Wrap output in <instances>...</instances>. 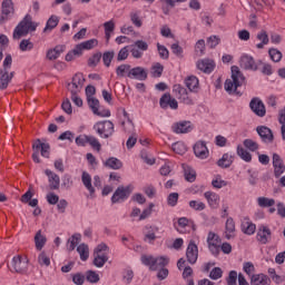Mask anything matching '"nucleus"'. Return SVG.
<instances>
[{
	"instance_id": "de8ad7c7",
	"label": "nucleus",
	"mask_w": 285,
	"mask_h": 285,
	"mask_svg": "<svg viewBox=\"0 0 285 285\" xmlns=\"http://www.w3.org/2000/svg\"><path fill=\"white\" fill-rule=\"evenodd\" d=\"M140 14V11H132L130 13V21L134 26H136V28H141L142 26L141 18L139 17Z\"/></svg>"
},
{
	"instance_id": "72a5a7b5",
	"label": "nucleus",
	"mask_w": 285,
	"mask_h": 285,
	"mask_svg": "<svg viewBox=\"0 0 285 285\" xmlns=\"http://www.w3.org/2000/svg\"><path fill=\"white\" fill-rule=\"evenodd\" d=\"M46 242H48V239L43 234H41V229L38 230L35 236V244H36L37 250H42L43 247L46 246Z\"/></svg>"
},
{
	"instance_id": "69168bd1",
	"label": "nucleus",
	"mask_w": 285,
	"mask_h": 285,
	"mask_svg": "<svg viewBox=\"0 0 285 285\" xmlns=\"http://www.w3.org/2000/svg\"><path fill=\"white\" fill-rule=\"evenodd\" d=\"M81 88L79 85H76L75 82H69L67 85V89L69 90V92L72 95H79V92H81Z\"/></svg>"
},
{
	"instance_id": "412c9836",
	"label": "nucleus",
	"mask_w": 285,
	"mask_h": 285,
	"mask_svg": "<svg viewBox=\"0 0 285 285\" xmlns=\"http://www.w3.org/2000/svg\"><path fill=\"white\" fill-rule=\"evenodd\" d=\"M239 66L244 70H257V62H255V58L249 55H244L240 57Z\"/></svg>"
},
{
	"instance_id": "2f4dec72",
	"label": "nucleus",
	"mask_w": 285,
	"mask_h": 285,
	"mask_svg": "<svg viewBox=\"0 0 285 285\" xmlns=\"http://www.w3.org/2000/svg\"><path fill=\"white\" fill-rule=\"evenodd\" d=\"M81 181L85 188H87L90 195H92L95 193V187H92V177L90 176V174H88L87 171H83L81 175Z\"/></svg>"
},
{
	"instance_id": "09e8293b",
	"label": "nucleus",
	"mask_w": 285,
	"mask_h": 285,
	"mask_svg": "<svg viewBox=\"0 0 285 285\" xmlns=\"http://www.w3.org/2000/svg\"><path fill=\"white\" fill-rule=\"evenodd\" d=\"M32 48H35V43H32L30 39H23L19 45V49L21 50V52H28L32 50Z\"/></svg>"
},
{
	"instance_id": "c756f323",
	"label": "nucleus",
	"mask_w": 285,
	"mask_h": 285,
	"mask_svg": "<svg viewBox=\"0 0 285 285\" xmlns=\"http://www.w3.org/2000/svg\"><path fill=\"white\" fill-rule=\"evenodd\" d=\"M234 157L230 154H224L217 161L219 168H230L233 166Z\"/></svg>"
},
{
	"instance_id": "603ef678",
	"label": "nucleus",
	"mask_w": 285,
	"mask_h": 285,
	"mask_svg": "<svg viewBox=\"0 0 285 285\" xmlns=\"http://www.w3.org/2000/svg\"><path fill=\"white\" fill-rule=\"evenodd\" d=\"M99 61H101V52H96L88 59V66L90 68H96V66L99 65Z\"/></svg>"
},
{
	"instance_id": "b1692460",
	"label": "nucleus",
	"mask_w": 285,
	"mask_h": 285,
	"mask_svg": "<svg viewBox=\"0 0 285 285\" xmlns=\"http://www.w3.org/2000/svg\"><path fill=\"white\" fill-rule=\"evenodd\" d=\"M65 51H66V46L58 45L53 49H49L47 51V59H49V61H55L56 59H59V57H61V53Z\"/></svg>"
},
{
	"instance_id": "e2e57ef3",
	"label": "nucleus",
	"mask_w": 285,
	"mask_h": 285,
	"mask_svg": "<svg viewBox=\"0 0 285 285\" xmlns=\"http://www.w3.org/2000/svg\"><path fill=\"white\" fill-rule=\"evenodd\" d=\"M237 271H230L228 277L226 278L227 285H237Z\"/></svg>"
},
{
	"instance_id": "39448f33",
	"label": "nucleus",
	"mask_w": 285,
	"mask_h": 285,
	"mask_svg": "<svg viewBox=\"0 0 285 285\" xmlns=\"http://www.w3.org/2000/svg\"><path fill=\"white\" fill-rule=\"evenodd\" d=\"M96 132L102 138L108 139L115 135V124L110 120L99 121L94 126Z\"/></svg>"
},
{
	"instance_id": "7ed1b4c3",
	"label": "nucleus",
	"mask_w": 285,
	"mask_h": 285,
	"mask_svg": "<svg viewBox=\"0 0 285 285\" xmlns=\"http://www.w3.org/2000/svg\"><path fill=\"white\" fill-rule=\"evenodd\" d=\"M140 259L145 266H149L150 271H159V268L168 266L169 263L166 256L155 258L154 256L142 255Z\"/></svg>"
},
{
	"instance_id": "4d7b16f0",
	"label": "nucleus",
	"mask_w": 285,
	"mask_h": 285,
	"mask_svg": "<svg viewBox=\"0 0 285 285\" xmlns=\"http://www.w3.org/2000/svg\"><path fill=\"white\" fill-rule=\"evenodd\" d=\"M151 70H153L151 71L153 77H161L164 72V66L157 62L151 67Z\"/></svg>"
},
{
	"instance_id": "7c9ffc66",
	"label": "nucleus",
	"mask_w": 285,
	"mask_h": 285,
	"mask_svg": "<svg viewBox=\"0 0 285 285\" xmlns=\"http://www.w3.org/2000/svg\"><path fill=\"white\" fill-rule=\"evenodd\" d=\"M104 166H106V168H110L111 170H120V168L124 167V163H121V160L118 158L110 157L105 161Z\"/></svg>"
},
{
	"instance_id": "f8f14e48",
	"label": "nucleus",
	"mask_w": 285,
	"mask_h": 285,
	"mask_svg": "<svg viewBox=\"0 0 285 285\" xmlns=\"http://www.w3.org/2000/svg\"><path fill=\"white\" fill-rule=\"evenodd\" d=\"M256 132L261 137L263 144H273V141H275L273 130L266 126L256 127Z\"/></svg>"
},
{
	"instance_id": "bf43d9fd",
	"label": "nucleus",
	"mask_w": 285,
	"mask_h": 285,
	"mask_svg": "<svg viewBox=\"0 0 285 285\" xmlns=\"http://www.w3.org/2000/svg\"><path fill=\"white\" fill-rule=\"evenodd\" d=\"M212 186L214 188H224L225 186H228V183L222 179V176H216V179L212 181Z\"/></svg>"
},
{
	"instance_id": "ea45409f",
	"label": "nucleus",
	"mask_w": 285,
	"mask_h": 285,
	"mask_svg": "<svg viewBox=\"0 0 285 285\" xmlns=\"http://www.w3.org/2000/svg\"><path fill=\"white\" fill-rule=\"evenodd\" d=\"M77 252L79 253L80 259H81L82 262L88 261V257H90V252H89V249H88V245H86V244H80V245L77 247Z\"/></svg>"
},
{
	"instance_id": "9d476101",
	"label": "nucleus",
	"mask_w": 285,
	"mask_h": 285,
	"mask_svg": "<svg viewBox=\"0 0 285 285\" xmlns=\"http://www.w3.org/2000/svg\"><path fill=\"white\" fill-rule=\"evenodd\" d=\"M130 197V186L124 187L119 186L114 195L111 196L112 204H121V202H126Z\"/></svg>"
},
{
	"instance_id": "ddd939ff",
	"label": "nucleus",
	"mask_w": 285,
	"mask_h": 285,
	"mask_svg": "<svg viewBox=\"0 0 285 285\" xmlns=\"http://www.w3.org/2000/svg\"><path fill=\"white\" fill-rule=\"evenodd\" d=\"M193 122L188 120H183L173 125L171 130L176 135H186L193 132Z\"/></svg>"
},
{
	"instance_id": "c03bdc74",
	"label": "nucleus",
	"mask_w": 285,
	"mask_h": 285,
	"mask_svg": "<svg viewBox=\"0 0 285 285\" xmlns=\"http://www.w3.org/2000/svg\"><path fill=\"white\" fill-rule=\"evenodd\" d=\"M85 279H87V282H89V284H97L99 283V274H97V272L95 271H87L86 275H85Z\"/></svg>"
},
{
	"instance_id": "bb28decb",
	"label": "nucleus",
	"mask_w": 285,
	"mask_h": 285,
	"mask_svg": "<svg viewBox=\"0 0 285 285\" xmlns=\"http://www.w3.org/2000/svg\"><path fill=\"white\" fill-rule=\"evenodd\" d=\"M205 199H207L210 208H219V195L213 191H206L204 194Z\"/></svg>"
},
{
	"instance_id": "20e7f679",
	"label": "nucleus",
	"mask_w": 285,
	"mask_h": 285,
	"mask_svg": "<svg viewBox=\"0 0 285 285\" xmlns=\"http://www.w3.org/2000/svg\"><path fill=\"white\" fill-rule=\"evenodd\" d=\"M32 159L35 164H41V159H39V151L41 153V157H46L47 159L50 157V144L41 142V139H37L32 145Z\"/></svg>"
},
{
	"instance_id": "774afa93",
	"label": "nucleus",
	"mask_w": 285,
	"mask_h": 285,
	"mask_svg": "<svg viewBox=\"0 0 285 285\" xmlns=\"http://www.w3.org/2000/svg\"><path fill=\"white\" fill-rule=\"evenodd\" d=\"M46 199H47L48 204H50V206H55V205L59 204V196L55 193L47 194Z\"/></svg>"
},
{
	"instance_id": "f03ea898",
	"label": "nucleus",
	"mask_w": 285,
	"mask_h": 285,
	"mask_svg": "<svg viewBox=\"0 0 285 285\" xmlns=\"http://www.w3.org/2000/svg\"><path fill=\"white\" fill-rule=\"evenodd\" d=\"M37 22L32 21V16L27 14L14 28L13 39H21V37H28L30 32H35L37 30Z\"/></svg>"
},
{
	"instance_id": "c9c22d12",
	"label": "nucleus",
	"mask_w": 285,
	"mask_h": 285,
	"mask_svg": "<svg viewBox=\"0 0 285 285\" xmlns=\"http://www.w3.org/2000/svg\"><path fill=\"white\" fill-rule=\"evenodd\" d=\"M79 242H81V234H73L69 239H68V245L67 249L72 252L77 246L79 245Z\"/></svg>"
},
{
	"instance_id": "13d9d810",
	"label": "nucleus",
	"mask_w": 285,
	"mask_h": 285,
	"mask_svg": "<svg viewBox=\"0 0 285 285\" xmlns=\"http://www.w3.org/2000/svg\"><path fill=\"white\" fill-rule=\"evenodd\" d=\"M243 271L250 277L254 275L253 273H255V265L252 262H246L243 264Z\"/></svg>"
},
{
	"instance_id": "58836bf2",
	"label": "nucleus",
	"mask_w": 285,
	"mask_h": 285,
	"mask_svg": "<svg viewBox=\"0 0 285 285\" xmlns=\"http://www.w3.org/2000/svg\"><path fill=\"white\" fill-rule=\"evenodd\" d=\"M10 83V75L8 71L0 69V90H6Z\"/></svg>"
},
{
	"instance_id": "2eb2a0df",
	"label": "nucleus",
	"mask_w": 285,
	"mask_h": 285,
	"mask_svg": "<svg viewBox=\"0 0 285 285\" xmlns=\"http://www.w3.org/2000/svg\"><path fill=\"white\" fill-rule=\"evenodd\" d=\"M249 108L257 117H266V106H264L262 99L253 98L249 102Z\"/></svg>"
},
{
	"instance_id": "6ab92c4d",
	"label": "nucleus",
	"mask_w": 285,
	"mask_h": 285,
	"mask_svg": "<svg viewBox=\"0 0 285 285\" xmlns=\"http://www.w3.org/2000/svg\"><path fill=\"white\" fill-rule=\"evenodd\" d=\"M160 108L166 109L168 107L171 108V110H177L179 108V102H177V99L171 98L170 94H165L160 100Z\"/></svg>"
},
{
	"instance_id": "338daca9",
	"label": "nucleus",
	"mask_w": 285,
	"mask_h": 285,
	"mask_svg": "<svg viewBox=\"0 0 285 285\" xmlns=\"http://www.w3.org/2000/svg\"><path fill=\"white\" fill-rule=\"evenodd\" d=\"M189 207L193 208V210H205L206 204L197 200L189 202Z\"/></svg>"
},
{
	"instance_id": "c85d7f7f",
	"label": "nucleus",
	"mask_w": 285,
	"mask_h": 285,
	"mask_svg": "<svg viewBox=\"0 0 285 285\" xmlns=\"http://www.w3.org/2000/svg\"><path fill=\"white\" fill-rule=\"evenodd\" d=\"M225 237L226 239H233L235 237V220L233 217L227 218L225 223Z\"/></svg>"
},
{
	"instance_id": "052dcab7",
	"label": "nucleus",
	"mask_w": 285,
	"mask_h": 285,
	"mask_svg": "<svg viewBox=\"0 0 285 285\" xmlns=\"http://www.w3.org/2000/svg\"><path fill=\"white\" fill-rule=\"evenodd\" d=\"M88 106L92 110L94 115L99 110V100L95 97L92 98H87Z\"/></svg>"
},
{
	"instance_id": "cd10ccee",
	"label": "nucleus",
	"mask_w": 285,
	"mask_h": 285,
	"mask_svg": "<svg viewBox=\"0 0 285 285\" xmlns=\"http://www.w3.org/2000/svg\"><path fill=\"white\" fill-rule=\"evenodd\" d=\"M185 86L189 92H197L199 89V79L195 76H189L185 79Z\"/></svg>"
},
{
	"instance_id": "6e6d98bb",
	"label": "nucleus",
	"mask_w": 285,
	"mask_h": 285,
	"mask_svg": "<svg viewBox=\"0 0 285 285\" xmlns=\"http://www.w3.org/2000/svg\"><path fill=\"white\" fill-rule=\"evenodd\" d=\"M222 39L219 38V36H210L209 38H207V46L209 48H217V46H219Z\"/></svg>"
},
{
	"instance_id": "f704fd0d",
	"label": "nucleus",
	"mask_w": 285,
	"mask_h": 285,
	"mask_svg": "<svg viewBox=\"0 0 285 285\" xmlns=\"http://www.w3.org/2000/svg\"><path fill=\"white\" fill-rule=\"evenodd\" d=\"M106 262H108V254H94V266L96 268H104Z\"/></svg>"
},
{
	"instance_id": "3c124183",
	"label": "nucleus",
	"mask_w": 285,
	"mask_h": 285,
	"mask_svg": "<svg viewBox=\"0 0 285 285\" xmlns=\"http://www.w3.org/2000/svg\"><path fill=\"white\" fill-rule=\"evenodd\" d=\"M268 55H269L272 61H274L275 63H279V61H282V51H279L275 48H272V49H269Z\"/></svg>"
},
{
	"instance_id": "f3484780",
	"label": "nucleus",
	"mask_w": 285,
	"mask_h": 285,
	"mask_svg": "<svg viewBox=\"0 0 285 285\" xmlns=\"http://www.w3.org/2000/svg\"><path fill=\"white\" fill-rule=\"evenodd\" d=\"M194 155L198 158V159H208V147L206 146V141L204 140H199L194 145Z\"/></svg>"
},
{
	"instance_id": "6e6552de",
	"label": "nucleus",
	"mask_w": 285,
	"mask_h": 285,
	"mask_svg": "<svg viewBox=\"0 0 285 285\" xmlns=\"http://www.w3.org/2000/svg\"><path fill=\"white\" fill-rule=\"evenodd\" d=\"M130 53L134 59H141L144 57V52L148 50V42L144 40H137L134 45L130 46Z\"/></svg>"
},
{
	"instance_id": "4be33fe9",
	"label": "nucleus",
	"mask_w": 285,
	"mask_h": 285,
	"mask_svg": "<svg viewBox=\"0 0 285 285\" xmlns=\"http://www.w3.org/2000/svg\"><path fill=\"white\" fill-rule=\"evenodd\" d=\"M198 70H202L203 72H206L207 75H210L213 70H215V61L210 59H203L197 62Z\"/></svg>"
},
{
	"instance_id": "49530a36",
	"label": "nucleus",
	"mask_w": 285,
	"mask_h": 285,
	"mask_svg": "<svg viewBox=\"0 0 285 285\" xmlns=\"http://www.w3.org/2000/svg\"><path fill=\"white\" fill-rule=\"evenodd\" d=\"M184 170H185L186 181H189L190 184H193V181L197 179V174L188 166H184Z\"/></svg>"
},
{
	"instance_id": "f257e3e1",
	"label": "nucleus",
	"mask_w": 285,
	"mask_h": 285,
	"mask_svg": "<svg viewBox=\"0 0 285 285\" xmlns=\"http://www.w3.org/2000/svg\"><path fill=\"white\" fill-rule=\"evenodd\" d=\"M244 81H246V77H244V73L239 70V67L233 66L232 67V79H227L225 81V90L228 92V95H239L237 91V88L240 86H244Z\"/></svg>"
},
{
	"instance_id": "aec40b11",
	"label": "nucleus",
	"mask_w": 285,
	"mask_h": 285,
	"mask_svg": "<svg viewBox=\"0 0 285 285\" xmlns=\"http://www.w3.org/2000/svg\"><path fill=\"white\" fill-rule=\"evenodd\" d=\"M45 175L48 177L50 190H59V186L61 185V178H59V175L55 174V171L50 169H46Z\"/></svg>"
},
{
	"instance_id": "5701e85b",
	"label": "nucleus",
	"mask_w": 285,
	"mask_h": 285,
	"mask_svg": "<svg viewBox=\"0 0 285 285\" xmlns=\"http://www.w3.org/2000/svg\"><path fill=\"white\" fill-rule=\"evenodd\" d=\"M97 46H99V40L90 39L77 45L76 52H80L82 55L83 50H92V48H97Z\"/></svg>"
},
{
	"instance_id": "a18cd8bd",
	"label": "nucleus",
	"mask_w": 285,
	"mask_h": 285,
	"mask_svg": "<svg viewBox=\"0 0 285 285\" xmlns=\"http://www.w3.org/2000/svg\"><path fill=\"white\" fill-rule=\"evenodd\" d=\"M101 57L104 66H106V68H110V63H112V59H115V51H106Z\"/></svg>"
},
{
	"instance_id": "0e129e2a",
	"label": "nucleus",
	"mask_w": 285,
	"mask_h": 285,
	"mask_svg": "<svg viewBox=\"0 0 285 285\" xmlns=\"http://www.w3.org/2000/svg\"><path fill=\"white\" fill-rule=\"evenodd\" d=\"M72 282L76 285H83V283L86 282V275H83L82 273L72 274Z\"/></svg>"
},
{
	"instance_id": "a878e982",
	"label": "nucleus",
	"mask_w": 285,
	"mask_h": 285,
	"mask_svg": "<svg viewBox=\"0 0 285 285\" xmlns=\"http://www.w3.org/2000/svg\"><path fill=\"white\" fill-rule=\"evenodd\" d=\"M252 285H271V278L265 274L252 275Z\"/></svg>"
},
{
	"instance_id": "4468645a",
	"label": "nucleus",
	"mask_w": 285,
	"mask_h": 285,
	"mask_svg": "<svg viewBox=\"0 0 285 285\" xmlns=\"http://www.w3.org/2000/svg\"><path fill=\"white\" fill-rule=\"evenodd\" d=\"M186 257L188 264H197V259L199 257V248L197 247V244H195V240L189 242L186 250Z\"/></svg>"
},
{
	"instance_id": "473e14b6",
	"label": "nucleus",
	"mask_w": 285,
	"mask_h": 285,
	"mask_svg": "<svg viewBox=\"0 0 285 285\" xmlns=\"http://www.w3.org/2000/svg\"><path fill=\"white\" fill-rule=\"evenodd\" d=\"M57 26H59V18L56 14H52L46 23V27L43 29V32H52V30H55V28H57Z\"/></svg>"
},
{
	"instance_id": "e433bc0d",
	"label": "nucleus",
	"mask_w": 285,
	"mask_h": 285,
	"mask_svg": "<svg viewBox=\"0 0 285 285\" xmlns=\"http://www.w3.org/2000/svg\"><path fill=\"white\" fill-rule=\"evenodd\" d=\"M131 68L132 67L128 63H122V65L118 66L116 68L117 77H120V78L128 77V75L130 73Z\"/></svg>"
},
{
	"instance_id": "dca6fc26",
	"label": "nucleus",
	"mask_w": 285,
	"mask_h": 285,
	"mask_svg": "<svg viewBox=\"0 0 285 285\" xmlns=\"http://www.w3.org/2000/svg\"><path fill=\"white\" fill-rule=\"evenodd\" d=\"M128 79H136L137 81H146V79H148V69L144 67H134L129 71Z\"/></svg>"
},
{
	"instance_id": "79ce46f5",
	"label": "nucleus",
	"mask_w": 285,
	"mask_h": 285,
	"mask_svg": "<svg viewBox=\"0 0 285 285\" xmlns=\"http://www.w3.org/2000/svg\"><path fill=\"white\" fill-rule=\"evenodd\" d=\"M242 230L245 235H255V230H257V226L250 222H246L242 225Z\"/></svg>"
},
{
	"instance_id": "423d86ee",
	"label": "nucleus",
	"mask_w": 285,
	"mask_h": 285,
	"mask_svg": "<svg viewBox=\"0 0 285 285\" xmlns=\"http://www.w3.org/2000/svg\"><path fill=\"white\" fill-rule=\"evenodd\" d=\"M76 144L77 146H86V144H89L97 153L101 151V142H99V139L95 136L80 135L76 138Z\"/></svg>"
},
{
	"instance_id": "393cba45",
	"label": "nucleus",
	"mask_w": 285,
	"mask_h": 285,
	"mask_svg": "<svg viewBox=\"0 0 285 285\" xmlns=\"http://www.w3.org/2000/svg\"><path fill=\"white\" fill-rule=\"evenodd\" d=\"M12 266H13L16 273H26V271H28V262L22 261L21 256L13 257Z\"/></svg>"
},
{
	"instance_id": "a19ab883",
	"label": "nucleus",
	"mask_w": 285,
	"mask_h": 285,
	"mask_svg": "<svg viewBox=\"0 0 285 285\" xmlns=\"http://www.w3.org/2000/svg\"><path fill=\"white\" fill-rule=\"evenodd\" d=\"M171 148L174 153H176V155H186V153L188 151L186 144L181 141L174 142Z\"/></svg>"
},
{
	"instance_id": "8fccbe9b",
	"label": "nucleus",
	"mask_w": 285,
	"mask_h": 285,
	"mask_svg": "<svg viewBox=\"0 0 285 285\" xmlns=\"http://www.w3.org/2000/svg\"><path fill=\"white\" fill-rule=\"evenodd\" d=\"M245 148H247V150H250L252 153H255L256 150H259V144H257V141L253 140V139H245L243 141Z\"/></svg>"
},
{
	"instance_id": "9b49d317",
	"label": "nucleus",
	"mask_w": 285,
	"mask_h": 285,
	"mask_svg": "<svg viewBox=\"0 0 285 285\" xmlns=\"http://www.w3.org/2000/svg\"><path fill=\"white\" fill-rule=\"evenodd\" d=\"M273 237V233L271 232V228L266 225H259L256 234V239L259 242V244H268Z\"/></svg>"
},
{
	"instance_id": "5fc2aeb1",
	"label": "nucleus",
	"mask_w": 285,
	"mask_h": 285,
	"mask_svg": "<svg viewBox=\"0 0 285 285\" xmlns=\"http://www.w3.org/2000/svg\"><path fill=\"white\" fill-rule=\"evenodd\" d=\"M210 279L217 281L224 277V271L220 267H214L209 273Z\"/></svg>"
},
{
	"instance_id": "864d4df0",
	"label": "nucleus",
	"mask_w": 285,
	"mask_h": 285,
	"mask_svg": "<svg viewBox=\"0 0 285 285\" xmlns=\"http://www.w3.org/2000/svg\"><path fill=\"white\" fill-rule=\"evenodd\" d=\"M157 50L160 59L167 60L168 57H170V51H168V48H166V46L157 43Z\"/></svg>"
},
{
	"instance_id": "a211bd4d",
	"label": "nucleus",
	"mask_w": 285,
	"mask_h": 285,
	"mask_svg": "<svg viewBox=\"0 0 285 285\" xmlns=\"http://www.w3.org/2000/svg\"><path fill=\"white\" fill-rule=\"evenodd\" d=\"M273 168H274V176L276 178L282 177L285 173V165L284 160L279 156V154H273Z\"/></svg>"
},
{
	"instance_id": "0eeeda50",
	"label": "nucleus",
	"mask_w": 285,
	"mask_h": 285,
	"mask_svg": "<svg viewBox=\"0 0 285 285\" xmlns=\"http://www.w3.org/2000/svg\"><path fill=\"white\" fill-rule=\"evenodd\" d=\"M173 92L176 99H179L181 104H185L186 106H193V104H195L193 98L188 95V90H186L181 85H174Z\"/></svg>"
},
{
	"instance_id": "37998d69",
	"label": "nucleus",
	"mask_w": 285,
	"mask_h": 285,
	"mask_svg": "<svg viewBox=\"0 0 285 285\" xmlns=\"http://www.w3.org/2000/svg\"><path fill=\"white\" fill-rule=\"evenodd\" d=\"M257 204L261 208H271L275 204V199L266 198V197H258Z\"/></svg>"
},
{
	"instance_id": "4c0bfd02",
	"label": "nucleus",
	"mask_w": 285,
	"mask_h": 285,
	"mask_svg": "<svg viewBox=\"0 0 285 285\" xmlns=\"http://www.w3.org/2000/svg\"><path fill=\"white\" fill-rule=\"evenodd\" d=\"M237 155L238 157H240V159H243V161H247V163L253 161V155H250L248 150L244 149L242 145L237 146Z\"/></svg>"
},
{
	"instance_id": "680f3d73",
	"label": "nucleus",
	"mask_w": 285,
	"mask_h": 285,
	"mask_svg": "<svg viewBox=\"0 0 285 285\" xmlns=\"http://www.w3.org/2000/svg\"><path fill=\"white\" fill-rule=\"evenodd\" d=\"M177 202H179V194L178 193H171L167 197V204L168 206H177Z\"/></svg>"
},
{
	"instance_id": "1a4fd4ad",
	"label": "nucleus",
	"mask_w": 285,
	"mask_h": 285,
	"mask_svg": "<svg viewBox=\"0 0 285 285\" xmlns=\"http://www.w3.org/2000/svg\"><path fill=\"white\" fill-rule=\"evenodd\" d=\"M14 14V3L12 0H4L2 2V11L0 16V23H6L9 19H12Z\"/></svg>"
}]
</instances>
